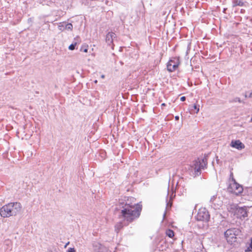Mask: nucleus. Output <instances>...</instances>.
Wrapping results in <instances>:
<instances>
[{
    "mask_svg": "<svg viewBox=\"0 0 252 252\" xmlns=\"http://www.w3.org/2000/svg\"><path fill=\"white\" fill-rule=\"evenodd\" d=\"M162 105L164 106V105H165V104H164V103H163V104H162Z\"/></svg>",
    "mask_w": 252,
    "mask_h": 252,
    "instance_id": "obj_28",
    "label": "nucleus"
},
{
    "mask_svg": "<svg viewBox=\"0 0 252 252\" xmlns=\"http://www.w3.org/2000/svg\"><path fill=\"white\" fill-rule=\"evenodd\" d=\"M180 63L179 57H173L170 59L167 64V69L170 72L174 71Z\"/></svg>",
    "mask_w": 252,
    "mask_h": 252,
    "instance_id": "obj_5",
    "label": "nucleus"
},
{
    "mask_svg": "<svg viewBox=\"0 0 252 252\" xmlns=\"http://www.w3.org/2000/svg\"><path fill=\"white\" fill-rule=\"evenodd\" d=\"M58 28L61 31H63L65 30L72 31L73 25L71 23H66L65 22H61L59 23Z\"/></svg>",
    "mask_w": 252,
    "mask_h": 252,
    "instance_id": "obj_10",
    "label": "nucleus"
},
{
    "mask_svg": "<svg viewBox=\"0 0 252 252\" xmlns=\"http://www.w3.org/2000/svg\"><path fill=\"white\" fill-rule=\"evenodd\" d=\"M128 223L127 224H125V225H127ZM124 226V224L122 221L119 222L117 223L115 225V231L118 233L120 230H121Z\"/></svg>",
    "mask_w": 252,
    "mask_h": 252,
    "instance_id": "obj_14",
    "label": "nucleus"
},
{
    "mask_svg": "<svg viewBox=\"0 0 252 252\" xmlns=\"http://www.w3.org/2000/svg\"><path fill=\"white\" fill-rule=\"evenodd\" d=\"M175 119L176 121H178L179 120V117L178 116H176L175 117Z\"/></svg>",
    "mask_w": 252,
    "mask_h": 252,
    "instance_id": "obj_24",
    "label": "nucleus"
},
{
    "mask_svg": "<svg viewBox=\"0 0 252 252\" xmlns=\"http://www.w3.org/2000/svg\"><path fill=\"white\" fill-rule=\"evenodd\" d=\"M245 97H247V94H245Z\"/></svg>",
    "mask_w": 252,
    "mask_h": 252,
    "instance_id": "obj_29",
    "label": "nucleus"
},
{
    "mask_svg": "<svg viewBox=\"0 0 252 252\" xmlns=\"http://www.w3.org/2000/svg\"><path fill=\"white\" fill-rule=\"evenodd\" d=\"M88 45H83L80 49L81 51L87 53L88 52Z\"/></svg>",
    "mask_w": 252,
    "mask_h": 252,
    "instance_id": "obj_19",
    "label": "nucleus"
},
{
    "mask_svg": "<svg viewBox=\"0 0 252 252\" xmlns=\"http://www.w3.org/2000/svg\"><path fill=\"white\" fill-rule=\"evenodd\" d=\"M230 146L232 147L235 148L238 150L243 149L245 147L240 140H232L231 142Z\"/></svg>",
    "mask_w": 252,
    "mask_h": 252,
    "instance_id": "obj_12",
    "label": "nucleus"
},
{
    "mask_svg": "<svg viewBox=\"0 0 252 252\" xmlns=\"http://www.w3.org/2000/svg\"><path fill=\"white\" fill-rule=\"evenodd\" d=\"M236 102H238L239 103H244V102L238 97H236L229 100L230 103H234Z\"/></svg>",
    "mask_w": 252,
    "mask_h": 252,
    "instance_id": "obj_17",
    "label": "nucleus"
},
{
    "mask_svg": "<svg viewBox=\"0 0 252 252\" xmlns=\"http://www.w3.org/2000/svg\"><path fill=\"white\" fill-rule=\"evenodd\" d=\"M233 180L234 183L230 185V188L236 194L241 193L243 190L242 186L237 183L234 179Z\"/></svg>",
    "mask_w": 252,
    "mask_h": 252,
    "instance_id": "obj_9",
    "label": "nucleus"
},
{
    "mask_svg": "<svg viewBox=\"0 0 252 252\" xmlns=\"http://www.w3.org/2000/svg\"><path fill=\"white\" fill-rule=\"evenodd\" d=\"M240 231L237 228H231L227 229L224 232V236L227 242L230 244H232L236 241V236L238 235Z\"/></svg>",
    "mask_w": 252,
    "mask_h": 252,
    "instance_id": "obj_4",
    "label": "nucleus"
},
{
    "mask_svg": "<svg viewBox=\"0 0 252 252\" xmlns=\"http://www.w3.org/2000/svg\"><path fill=\"white\" fill-rule=\"evenodd\" d=\"M207 165V159L204 157L202 159L197 158L194 160L190 165L189 169L191 171H194L193 175L199 176L201 174V170L206 168Z\"/></svg>",
    "mask_w": 252,
    "mask_h": 252,
    "instance_id": "obj_3",
    "label": "nucleus"
},
{
    "mask_svg": "<svg viewBox=\"0 0 252 252\" xmlns=\"http://www.w3.org/2000/svg\"><path fill=\"white\" fill-rule=\"evenodd\" d=\"M246 252H252V238L251 239V243L249 244V247L246 250Z\"/></svg>",
    "mask_w": 252,
    "mask_h": 252,
    "instance_id": "obj_21",
    "label": "nucleus"
},
{
    "mask_svg": "<svg viewBox=\"0 0 252 252\" xmlns=\"http://www.w3.org/2000/svg\"><path fill=\"white\" fill-rule=\"evenodd\" d=\"M186 97L185 96H182V97L180 98V100H181V101H185V100H186Z\"/></svg>",
    "mask_w": 252,
    "mask_h": 252,
    "instance_id": "obj_23",
    "label": "nucleus"
},
{
    "mask_svg": "<svg viewBox=\"0 0 252 252\" xmlns=\"http://www.w3.org/2000/svg\"><path fill=\"white\" fill-rule=\"evenodd\" d=\"M165 215H166V212H164V214H163V218H164L165 217Z\"/></svg>",
    "mask_w": 252,
    "mask_h": 252,
    "instance_id": "obj_25",
    "label": "nucleus"
},
{
    "mask_svg": "<svg viewBox=\"0 0 252 252\" xmlns=\"http://www.w3.org/2000/svg\"><path fill=\"white\" fill-rule=\"evenodd\" d=\"M232 4L233 7L237 6H243L244 5V3L241 0H233Z\"/></svg>",
    "mask_w": 252,
    "mask_h": 252,
    "instance_id": "obj_15",
    "label": "nucleus"
},
{
    "mask_svg": "<svg viewBox=\"0 0 252 252\" xmlns=\"http://www.w3.org/2000/svg\"><path fill=\"white\" fill-rule=\"evenodd\" d=\"M116 37V34L113 32H108L106 36V42L107 44L110 46L113 44V39Z\"/></svg>",
    "mask_w": 252,
    "mask_h": 252,
    "instance_id": "obj_11",
    "label": "nucleus"
},
{
    "mask_svg": "<svg viewBox=\"0 0 252 252\" xmlns=\"http://www.w3.org/2000/svg\"><path fill=\"white\" fill-rule=\"evenodd\" d=\"M22 208V205L20 202H11L0 208V215L3 218L15 216L21 212Z\"/></svg>",
    "mask_w": 252,
    "mask_h": 252,
    "instance_id": "obj_2",
    "label": "nucleus"
},
{
    "mask_svg": "<svg viewBox=\"0 0 252 252\" xmlns=\"http://www.w3.org/2000/svg\"><path fill=\"white\" fill-rule=\"evenodd\" d=\"M236 214L240 219H244L248 217L247 208L246 206L238 208L236 210Z\"/></svg>",
    "mask_w": 252,
    "mask_h": 252,
    "instance_id": "obj_8",
    "label": "nucleus"
},
{
    "mask_svg": "<svg viewBox=\"0 0 252 252\" xmlns=\"http://www.w3.org/2000/svg\"><path fill=\"white\" fill-rule=\"evenodd\" d=\"M92 246L94 252H111L107 247L98 242H93Z\"/></svg>",
    "mask_w": 252,
    "mask_h": 252,
    "instance_id": "obj_7",
    "label": "nucleus"
},
{
    "mask_svg": "<svg viewBox=\"0 0 252 252\" xmlns=\"http://www.w3.org/2000/svg\"><path fill=\"white\" fill-rule=\"evenodd\" d=\"M67 252H76L74 248H70L68 249Z\"/></svg>",
    "mask_w": 252,
    "mask_h": 252,
    "instance_id": "obj_22",
    "label": "nucleus"
},
{
    "mask_svg": "<svg viewBox=\"0 0 252 252\" xmlns=\"http://www.w3.org/2000/svg\"><path fill=\"white\" fill-rule=\"evenodd\" d=\"M216 199H217L216 196L214 195L211 197L210 200V202L211 204V206H212V207H213L215 209H217L220 207V205L218 204H217L215 202Z\"/></svg>",
    "mask_w": 252,
    "mask_h": 252,
    "instance_id": "obj_13",
    "label": "nucleus"
},
{
    "mask_svg": "<svg viewBox=\"0 0 252 252\" xmlns=\"http://www.w3.org/2000/svg\"><path fill=\"white\" fill-rule=\"evenodd\" d=\"M251 121L252 122V119H251Z\"/></svg>",
    "mask_w": 252,
    "mask_h": 252,
    "instance_id": "obj_30",
    "label": "nucleus"
},
{
    "mask_svg": "<svg viewBox=\"0 0 252 252\" xmlns=\"http://www.w3.org/2000/svg\"><path fill=\"white\" fill-rule=\"evenodd\" d=\"M77 45V42H74L73 43H72L71 45H70L68 47V49L70 50H73L75 49V46H76Z\"/></svg>",
    "mask_w": 252,
    "mask_h": 252,
    "instance_id": "obj_18",
    "label": "nucleus"
},
{
    "mask_svg": "<svg viewBox=\"0 0 252 252\" xmlns=\"http://www.w3.org/2000/svg\"><path fill=\"white\" fill-rule=\"evenodd\" d=\"M199 106L197 105V104H194L193 106H192V109H191V111H193L194 110H196V113H198V112L199 111Z\"/></svg>",
    "mask_w": 252,
    "mask_h": 252,
    "instance_id": "obj_20",
    "label": "nucleus"
},
{
    "mask_svg": "<svg viewBox=\"0 0 252 252\" xmlns=\"http://www.w3.org/2000/svg\"><path fill=\"white\" fill-rule=\"evenodd\" d=\"M134 200V198L129 197L126 202H121L120 204V217L123 218L128 223L137 220L140 217L142 211L141 203H132Z\"/></svg>",
    "mask_w": 252,
    "mask_h": 252,
    "instance_id": "obj_1",
    "label": "nucleus"
},
{
    "mask_svg": "<svg viewBox=\"0 0 252 252\" xmlns=\"http://www.w3.org/2000/svg\"><path fill=\"white\" fill-rule=\"evenodd\" d=\"M101 78H104V75H101Z\"/></svg>",
    "mask_w": 252,
    "mask_h": 252,
    "instance_id": "obj_26",
    "label": "nucleus"
},
{
    "mask_svg": "<svg viewBox=\"0 0 252 252\" xmlns=\"http://www.w3.org/2000/svg\"><path fill=\"white\" fill-rule=\"evenodd\" d=\"M196 218L198 221H208L210 219V215L205 208H201L198 210Z\"/></svg>",
    "mask_w": 252,
    "mask_h": 252,
    "instance_id": "obj_6",
    "label": "nucleus"
},
{
    "mask_svg": "<svg viewBox=\"0 0 252 252\" xmlns=\"http://www.w3.org/2000/svg\"><path fill=\"white\" fill-rule=\"evenodd\" d=\"M94 83H97V80H95V81H94Z\"/></svg>",
    "mask_w": 252,
    "mask_h": 252,
    "instance_id": "obj_27",
    "label": "nucleus"
},
{
    "mask_svg": "<svg viewBox=\"0 0 252 252\" xmlns=\"http://www.w3.org/2000/svg\"><path fill=\"white\" fill-rule=\"evenodd\" d=\"M166 234L169 238H172L174 236V232L172 230H171L170 229H168L166 230Z\"/></svg>",
    "mask_w": 252,
    "mask_h": 252,
    "instance_id": "obj_16",
    "label": "nucleus"
}]
</instances>
